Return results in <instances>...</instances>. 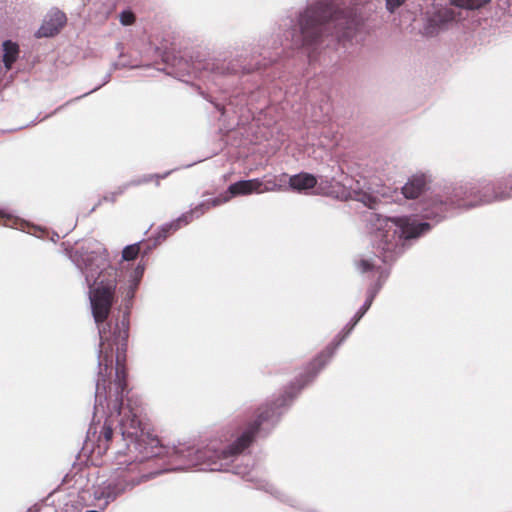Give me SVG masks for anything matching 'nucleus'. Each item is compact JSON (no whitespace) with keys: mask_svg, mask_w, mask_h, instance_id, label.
Segmentation results:
<instances>
[{"mask_svg":"<svg viewBox=\"0 0 512 512\" xmlns=\"http://www.w3.org/2000/svg\"><path fill=\"white\" fill-rule=\"evenodd\" d=\"M120 431L126 442L128 456L143 462L150 458L166 455L167 466L164 471H183L197 468L200 471H231L247 481L256 479L251 475L252 468L246 464L231 466L238 456L247 449L257 435H267L274 427V413L270 414L268 406L261 407L256 419L248 425L242 434L225 449L217 450L214 446L198 448L194 441L178 443L172 447L160 445L157 437L145 432L137 415L129 411L120 420Z\"/></svg>","mask_w":512,"mask_h":512,"instance_id":"1","label":"nucleus"},{"mask_svg":"<svg viewBox=\"0 0 512 512\" xmlns=\"http://www.w3.org/2000/svg\"><path fill=\"white\" fill-rule=\"evenodd\" d=\"M496 191L512 190V176L503 177L495 182ZM512 198V195L507 196V199Z\"/></svg>","mask_w":512,"mask_h":512,"instance_id":"23","label":"nucleus"},{"mask_svg":"<svg viewBox=\"0 0 512 512\" xmlns=\"http://www.w3.org/2000/svg\"><path fill=\"white\" fill-rule=\"evenodd\" d=\"M298 29L291 33V46L304 48L309 53L331 37L341 42L353 36L355 20L344 13L331 0H317L299 13ZM309 57L311 55L309 54Z\"/></svg>","mask_w":512,"mask_h":512,"instance_id":"3","label":"nucleus"},{"mask_svg":"<svg viewBox=\"0 0 512 512\" xmlns=\"http://www.w3.org/2000/svg\"><path fill=\"white\" fill-rule=\"evenodd\" d=\"M404 2L405 0H386V8L390 13H393Z\"/></svg>","mask_w":512,"mask_h":512,"instance_id":"26","label":"nucleus"},{"mask_svg":"<svg viewBox=\"0 0 512 512\" xmlns=\"http://www.w3.org/2000/svg\"><path fill=\"white\" fill-rule=\"evenodd\" d=\"M358 201L363 202L365 205L371 206L373 196L368 193H359L356 198Z\"/></svg>","mask_w":512,"mask_h":512,"instance_id":"27","label":"nucleus"},{"mask_svg":"<svg viewBox=\"0 0 512 512\" xmlns=\"http://www.w3.org/2000/svg\"><path fill=\"white\" fill-rule=\"evenodd\" d=\"M490 0H450V4L457 8L475 10L488 4Z\"/></svg>","mask_w":512,"mask_h":512,"instance_id":"19","label":"nucleus"},{"mask_svg":"<svg viewBox=\"0 0 512 512\" xmlns=\"http://www.w3.org/2000/svg\"><path fill=\"white\" fill-rule=\"evenodd\" d=\"M263 182L258 179L239 180L228 187L231 196L261 193Z\"/></svg>","mask_w":512,"mask_h":512,"instance_id":"15","label":"nucleus"},{"mask_svg":"<svg viewBox=\"0 0 512 512\" xmlns=\"http://www.w3.org/2000/svg\"><path fill=\"white\" fill-rule=\"evenodd\" d=\"M113 435V424L106 418L103 423L100 421L92 422L87 430L86 445L90 442L92 452L97 455H103L109 448Z\"/></svg>","mask_w":512,"mask_h":512,"instance_id":"11","label":"nucleus"},{"mask_svg":"<svg viewBox=\"0 0 512 512\" xmlns=\"http://www.w3.org/2000/svg\"><path fill=\"white\" fill-rule=\"evenodd\" d=\"M70 259L84 276L89 287V300L94 321L103 323L110 312L116 284L114 280L104 281L101 275L110 268L108 252L96 240H86L70 253Z\"/></svg>","mask_w":512,"mask_h":512,"instance_id":"4","label":"nucleus"},{"mask_svg":"<svg viewBox=\"0 0 512 512\" xmlns=\"http://www.w3.org/2000/svg\"><path fill=\"white\" fill-rule=\"evenodd\" d=\"M141 463L137 457L132 458L118 451L115 458L116 467L112 470L109 477L93 486V497L100 502L101 509L114 501L122 493L131 490L138 485L146 474L142 472Z\"/></svg>","mask_w":512,"mask_h":512,"instance_id":"7","label":"nucleus"},{"mask_svg":"<svg viewBox=\"0 0 512 512\" xmlns=\"http://www.w3.org/2000/svg\"><path fill=\"white\" fill-rule=\"evenodd\" d=\"M3 47V63L6 69H10L19 55V46L11 40H6L2 44Z\"/></svg>","mask_w":512,"mask_h":512,"instance_id":"17","label":"nucleus"},{"mask_svg":"<svg viewBox=\"0 0 512 512\" xmlns=\"http://www.w3.org/2000/svg\"><path fill=\"white\" fill-rule=\"evenodd\" d=\"M110 79H111V72H108V73L104 76L103 82H102L99 86H97V87L93 88V89H92V90H90L89 92L85 93L83 96H86V95H88V94H90V93H92V92H94V91L98 90L100 87H102L103 85H105L106 83H108V82L110 81Z\"/></svg>","mask_w":512,"mask_h":512,"instance_id":"28","label":"nucleus"},{"mask_svg":"<svg viewBox=\"0 0 512 512\" xmlns=\"http://www.w3.org/2000/svg\"><path fill=\"white\" fill-rule=\"evenodd\" d=\"M316 184V177L310 173L301 172L289 177V188L297 192L312 189Z\"/></svg>","mask_w":512,"mask_h":512,"instance_id":"16","label":"nucleus"},{"mask_svg":"<svg viewBox=\"0 0 512 512\" xmlns=\"http://www.w3.org/2000/svg\"><path fill=\"white\" fill-rule=\"evenodd\" d=\"M280 190H282V185L278 184L275 179L263 182V185L261 187V193Z\"/></svg>","mask_w":512,"mask_h":512,"instance_id":"25","label":"nucleus"},{"mask_svg":"<svg viewBox=\"0 0 512 512\" xmlns=\"http://www.w3.org/2000/svg\"><path fill=\"white\" fill-rule=\"evenodd\" d=\"M18 219L7 209H0V223L5 226L17 228Z\"/></svg>","mask_w":512,"mask_h":512,"instance_id":"22","label":"nucleus"},{"mask_svg":"<svg viewBox=\"0 0 512 512\" xmlns=\"http://www.w3.org/2000/svg\"><path fill=\"white\" fill-rule=\"evenodd\" d=\"M430 177L424 173L412 175L402 187V193L407 199H416L427 189Z\"/></svg>","mask_w":512,"mask_h":512,"instance_id":"14","label":"nucleus"},{"mask_svg":"<svg viewBox=\"0 0 512 512\" xmlns=\"http://www.w3.org/2000/svg\"><path fill=\"white\" fill-rule=\"evenodd\" d=\"M144 270H145V265L139 263L135 267L133 273L130 275L129 285H128L127 292H126V298L128 300H131L134 297L135 291L140 283V280L143 277Z\"/></svg>","mask_w":512,"mask_h":512,"instance_id":"18","label":"nucleus"},{"mask_svg":"<svg viewBox=\"0 0 512 512\" xmlns=\"http://www.w3.org/2000/svg\"><path fill=\"white\" fill-rule=\"evenodd\" d=\"M371 305L369 302H364L359 310L352 317L350 322L346 325L343 331V334H338L333 342L326 348L325 351L320 353L310 364L308 367V375L304 380H297L295 383H292L289 389L294 390V386L297 384V391L292 394L290 392H285L282 396L274 400L271 405L268 406V411L270 414L274 412V423L279 420V417L282 413L281 408L288 405L293 397L297 394V392L304 387L309 381H311L317 373L329 362L332 358L335 350L341 345L344 339L351 333L355 325L360 321V319L365 315V313L369 310Z\"/></svg>","mask_w":512,"mask_h":512,"instance_id":"8","label":"nucleus"},{"mask_svg":"<svg viewBox=\"0 0 512 512\" xmlns=\"http://www.w3.org/2000/svg\"><path fill=\"white\" fill-rule=\"evenodd\" d=\"M100 343L97 350L98 372L96 379L95 406L102 404V398L106 399V377L111 369L114 359L113 349L117 346L116 370H115V400L117 409L120 410L123 404V393L126 389V374L124 366L120 364L119 351L125 350L129 336V321L124 316L120 322L115 324L113 332H106L105 328H98Z\"/></svg>","mask_w":512,"mask_h":512,"instance_id":"6","label":"nucleus"},{"mask_svg":"<svg viewBox=\"0 0 512 512\" xmlns=\"http://www.w3.org/2000/svg\"><path fill=\"white\" fill-rule=\"evenodd\" d=\"M171 173V171H168V172H165L164 174H153V175H147V176H144L142 177L141 179H138V180H132L130 181L129 183L125 184L123 188H120L119 191L117 193H115L114 195H120L124 192V190L129 187V186H136V185H140L142 183H148L150 182L152 179H164L166 178L169 174ZM115 199V196H113L112 200Z\"/></svg>","mask_w":512,"mask_h":512,"instance_id":"20","label":"nucleus"},{"mask_svg":"<svg viewBox=\"0 0 512 512\" xmlns=\"http://www.w3.org/2000/svg\"><path fill=\"white\" fill-rule=\"evenodd\" d=\"M366 221L374 255L363 256L356 262V269L361 274L377 278L376 282L368 288L364 301L372 305L389 275V271L383 267V264L396 260L403 253L405 242L428 231L430 224L418 223L410 216L385 217L375 212H370L366 216Z\"/></svg>","mask_w":512,"mask_h":512,"instance_id":"2","label":"nucleus"},{"mask_svg":"<svg viewBox=\"0 0 512 512\" xmlns=\"http://www.w3.org/2000/svg\"><path fill=\"white\" fill-rule=\"evenodd\" d=\"M141 241L127 245L122 251V259L126 261L134 260L140 253Z\"/></svg>","mask_w":512,"mask_h":512,"instance_id":"21","label":"nucleus"},{"mask_svg":"<svg viewBox=\"0 0 512 512\" xmlns=\"http://www.w3.org/2000/svg\"><path fill=\"white\" fill-rule=\"evenodd\" d=\"M195 163H196V162H194V164H195ZM192 165H193V163H192V164H188V165H186L185 167H191Z\"/></svg>","mask_w":512,"mask_h":512,"instance_id":"30","label":"nucleus"},{"mask_svg":"<svg viewBox=\"0 0 512 512\" xmlns=\"http://www.w3.org/2000/svg\"><path fill=\"white\" fill-rule=\"evenodd\" d=\"M227 200L228 198L221 199L216 197L200 202L195 207L191 208L189 211L182 213L177 219L163 224L160 227L157 240L165 239L170 232L176 231L182 226H186L193 219L202 216L211 207L219 206L220 204L226 202Z\"/></svg>","mask_w":512,"mask_h":512,"instance_id":"10","label":"nucleus"},{"mask_svg":"<svg viewBox=\"0 0 512 512\" xmlns=\"http://www.w3.org/2000/svg\"><path fill=\"white\" fill-rule=\"evenodd\" d=\"M120 23L124 26H128L134 23L135 15L130 10H123L119 16Z\"/></svg>","mask_w":512,"mask_h":512,"instance_id":"24","label":"nucleus"},{"mask_svg":"<svg viewBox=\"0 0 512 512\" xmlns=\"http://www.w3.org/2000/svg\"><path fill=\"white\" fill-rule=\"evenodd\" d=\"M460 18V13L449 7L438 8L429 16L424 25V34L427 36L437 35L439 32L448 29Z\"/></svg>","mask_w":512,"mask_h":512,"instance_id":"12","label":"nucleus"},{"mask_svg":"<svg viewBox=\"0 0 512 512\" xmlns=\"http://www.w3.org/2000/svg\"><path fill=\"white\" fill-rule=\"evenodd\" d=\"M273 61L274 59L271 57L267 60L266 56L263 57V62L254 60L253 56L251 61L244 65L238 63L235 64L233 61L226 63V60L221 59H213L205 62L196 60L191 64L185 63L187 68L183 69V71H185L189 77L193 76L195 78L203 79L211 78L214 81L219 76L237 74L239 72L249 73L255 69L265 67ZM236 62H239V60H236Z\"/></svg>","mask_w":512,"mask_h":512,"instance_id":"9","label":"nucleus"},{"mask_svg":"<svg viewBox=\"0 0 512 512\" xmlns=\"http://www.w3.org/2000/svg\"><path fill=\"white\" fill-rule=\"evenodd\" d=\"M66 15L59 11H51L48 16L45 18L43 24L36 32L37 37H52L56 35L59 30L66 23Z\"/></svg>","mask_w":512,"mask_h":512,"instance_id":"13","label":"nucleus"},{"mask_svg":"<svg viewBox=\"0 0 512 512\" xmlns=\"http://www.w3.org/2000/svg\"><path fill=\"white\" fill-rule=\"evenodd\" d=\"M256 488H258V489H265V490L270 491L272 493V489H270L272 487L270 485H268L267 483L264 484L262 482H257Z\"/></svg>","mask_w":512,"mask_h":512,"instance_id":"29","label":"nucleus"},{"mask_svg":"<svg viewBox=\"0 0 512 512\" xmlns=\"http://www.w3.org/2000/svg\"><path fill=\"white\" fill-rule=\"evenodd\" d=\"M512 195V190L496 191L495 182L487 179L466 181L455 185L443 196L436 194L430 199L422 201V217L435 221H441L448 216L451 209L472 208L494 201L507 199Z\"/></svg>","mask_w":512,"mask_h":512,"instance_id":"5","label":"nucleus"}]
</instances>
